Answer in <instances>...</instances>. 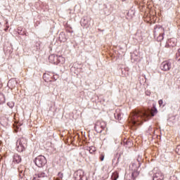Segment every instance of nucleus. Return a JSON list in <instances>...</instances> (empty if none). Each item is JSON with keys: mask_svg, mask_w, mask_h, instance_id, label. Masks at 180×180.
Wrapping results in <instances>:
<instances>
[{"mask_svg": "<svg viewBox=\"0 0 180 180\" xmlns=\"http://www.w3.org/2000/svg\"><path fill=\"white\" fill-rule=\"evenodd\" d=\"M160 67L162 71H169L172 67V63L171 60H165L161 63Z\"/></svg>", "mask_w": 180, "mask_h": 180, "instance_id": "nucleus-5", "label": "nucleus"}, {"mask_svg": "<svg viewBox=\"0 0 180 180\" xmlns=\"http://www.w3.org/2000/svg\"><path fill=\"white\" fill-rule=\"evenodd\" d=\"M75 180H84V171L82 169L77 170L74 174Z\"/></svg>", "mask_w": 180, "mask_h": 180, "instance_id": "nucleus-6", "label": "nucleus"}, {"mask_svg": "<svg viewBox=\"0 0 180 180\" xmlns=\"http://www.w3.org/2000/svg\"><path fill=\"white\" fill-rule=\"evenodd\" d=\"M139 171L134 170L131 174L133 179H136L139 176Z\"/></svg>", "mask_w": 180, "mask_h": 180, "instance_id": "nucleus-13", "label": "nucleus"}, {"mask_svg": "<svg viewBox=\"0 0 180 180\" xmlns=\"http://www.w3.org/2000/svg\"><path fill=\"white\" fill-rule=\"evenodd\" d=\"M0 88H2V82L1 81V79H0Z\"/></svg>", "mask_w": 180, "mask_h": 180, "instance_id": "nucleus-22", "label": "nucleus"}, {"mask_svg": "<svg viewBox=\"0 0 180 180\" xmlns=\"http://www.w3.org/2000/svg\"><path fill=\"white\" fill-rule=\"evenodd\" d=\"M164 174L162 172H157L153 176V180H164Z\"/></svg>", "mask_w": 180, "mask_h": 180, "instance_id": "nucleus-9", "label": "nucleus"}, {"mask_svg": "<svg viewBox=\"0 0 180 180\" xmlns=\"http://www.w3.org/2000/svg\"><path fill=\"white\" fill-rule=\"evenodd\" d=\"M13 162L15 164H20V162H22V157L18 154H14L13 158Z\"/></svg>", "mask_w": 180, "mask_h": 180, "instance_id": "nucleus-8", "label": "nucleus"}, {"mask_svg": "<svg viewBox=\"0 0 180 180\" xmlns=\"http://www.w3.org/2000/svg\"><path fill=\"white\" fill-rule=\"evenodd\" d=\"M118 178H119V172H114L112 174L111 179L112 180H117Z\"/></svg>", "mask_w": 180, "mask_h": 180, "instance_id": "nucleus-12", "label": "nucleus"}, {"mask_svg": "<svg viewBox=\"0 0 180 180\" xmlns=\"http://www.w3.org/2000/svg\"><path fill=\"white\" fill-rule=\"evenodd\" d=\"M58 178H60V179H63V173L59 172L58 174Z\"/></svg>", "mask_w": 180, "mask_h": 180, "instance_id": "nucleus-19", "label": "nucleus"}, {"mask_svg": "<svg viewBox=\"0 0 180 180\" xmlns=\"http://www.w3.org/2000/svg\"><path fill=\"white\" fill-rule=\"evenodd\" d=\"M158 40L159 41H162V40H164V33L160 34V35L158 37Z\"/></svg>", "mask_w": 180, "mask_h": 180, "instance_id": "nucleus-15", "label": "nucleus"}, {"mask_svg": "<svg viewBox=\"0 0 180 180\" xmlns=\"http://www.w3.org/2000/svg\"><path fill=\"white\" fill-rule=\"evenodd\" d=\"M58 64H64L65 63V58L61 56H58Z\"/></svg>", "mask_w": 180, "mask_h": 180, "instance_id": "nucleus-11", "label": "nucleus"}, {"mask_svg": "<svg viewBox=\"0 0 180 180\" xmlns=\"http://www.w3.org/2000/svg\"><path fill=\"white\" fill-rule=\"evenodd\" d=\"M100 161H103L105 160V153H101L99 157Z\"/></svg>", "mask_w": 180, "mask_h": 180, "instance_id": "nucleus-18", "label": "nucleus"}, {"mask_svg": "<svg viewBox=\"0 0 180 180\" xmlns=\"http://www.w3.org/2000/svg\"><path fill=\"white\" fill-rule=\"evenodd\" d=\"M155 114H157L155 108H153L151 110L148 109L134 111L130 114V124L131 126L137 127V126L143 124V122H147L150 117L155 116Z\"/></svg>", "mask_w": 180, "mask_h": 180, "instance_id": "nucleus-1", "label": "nucleus"}, {"mask_svg": "<svg viewBox=\"0 0 180 180\" xmlns=\"http://www.w3.org/2000/svg\"><path fill=\"white\" fill-rule=\"evenodd\" d=\"M34 163L37 167L41 168V167H44V165L47 164V160H46V157L43 155H39L35 158Z\"/></svg>", "mask_w": 180, "mask_h": 180, "instance_id": "nucleus-3", "label": "nucleus"}, {"mask_svg": "<svg viewBox=\"0 0 180 180\" xmlns=\"http://www.w3.org/2000/svg\"><path fill=\"white\" fill-rule=\"evenodd\" d=\"M158 103H159L160 106H162V103H164V101H162V100H160L158 101Z\"/></svg>", "mask_w": 180, "mask_h": 180, "instance_id": "nucleus-20", "label": "nucleus"}, {"mask_svg": "<svg viewBox=\"0 0 180 180\" xmlns=\"http://www.w3.org/2000/svg\"><path fill=\"white\" fill-rule=\"evenodd\" d=\"M117 116L118 117V120H120V114L117 113Z\"/></svg>", "mask_w": 180, "mask_h": 180, "instance_id": "nucleus-21", "label": "nucleus"}, {"mask_svg": "<svg viewBox=\"0 0 180 180\" xmlns=\"http://www.w3.org/2000/svg\"><path fill=\"white\" fill-rule=\"evenodd\" d=\"M177 40L175 38H172L168 40L167 44L169 47H175L176 46Z\"/></svg>", "mask_w": 180, "mask_h": 180, "instance_id": "nucleus-10", "label": "nucleus"}, {"mask_svg": "<svg viewBox=\"0 0 180 180\" xmlns=\"http://www.w3.org/2000/svg\"><path fill=\"white\" fill-rule=\"evenodd\" d=\"M122 1H126V0H122Z\"/></svg>", "mask_w": 180, "mask_h": 180, "instance_id": "nucleus-23", "label": "nucleus"}, {"mask_svg": "<svg viewBox=\"0 0 180 180\" xmlns=\"http://www.w3.org/2000/svg\"><path fill=\"white\" fill-rule=\"evenodd\" d=\"M27 147V139L26 138H20L16 142V148L18 153H22Z\"/></svg>", "mask_w": 180, "mask_h": 180, "instance_id": "nucleus-2", "label": "nucleus"}, {"mask_svg": "<svg viewBox=\"0 0 180 180\" xmlns=\"http://www.w3.org/2000/svg\"><path fill=\"white\" fill-rule=\"evenodd\" d=\"M50 63L57 65L58 64V56L51 55L49 58Z\"/></svg>", "mask_w": 180, "mask_h": 180, "instance_id": "nucleus-7", "label": "nucleus"}, {"mask_svg": "<svg viewBox=\"0 0 180 180\" xmlns=\"http://www.w3.org/2000/svg\"><path fill=\"white\" fill-rule=\"evenodd\" d=\"M5 102V97L4 94H0V103H4Z\"/></svg>", "mask_w": 180, "mask_h": 180, "instance_id": "nucleus-17", "label": "nucleus"}, {"mask_svg": "<svg viewBox=\"0 0 180 180\" xmlns=\"http://www.w3.org/2000/svg\"><path fill=\"white\" fill-rule=\"evenodd\" d=\"M106 129V122L103 121H97L95 127H94V130L97 133H102L103 130Z\"/></svg>", "mask_w": 180, "mask_h": 180, "instance_id": "nucleus-4", "label": "nucleus"}, {"mask_svg": "<svg viewBox=\"0 0 180 180\" xmlns=\"http://www.w3.org/2000/svg\"><path fill=\"white\" fill-rule=\"evenodd\" d=\"M37 176L38 178H44V176H46V174L44 172H41L38 173Z\"/></svg>", "mask_w": 180, "mask_h": 180, "instance_id": "nucleus-16", "label": "nucleus"}, {"mask_svg": "<svg viewBox=\"0 0 180 180\" xmlns=\"http://www.w3.org/2000/svg\"><path fill=\"white\" fill-rule=\"evenodd\" d=\"M89 151L90 154H94V153H95V151H96V148H95V146H91L89 148Z\"/></svg>", "mask_w": 180, "mask_h": 180, "instance_id": "nucleus-14", "label": "nucleus"}]
</instances>
